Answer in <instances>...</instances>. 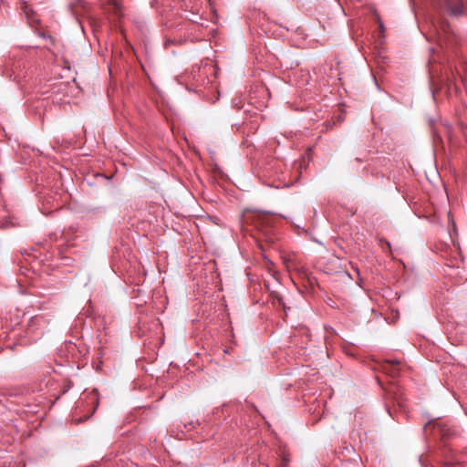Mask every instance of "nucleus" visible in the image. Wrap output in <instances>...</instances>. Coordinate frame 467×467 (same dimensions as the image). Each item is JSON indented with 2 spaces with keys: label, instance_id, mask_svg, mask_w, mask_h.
I'll return each instance as SVG.
<instances>
[{
  "label": "nucleus",
  "instance_id": "1",
  "mask_svg": "<svg viewBox=\"0 0 467 467\" xmlns=\"http://www.w3.org/2000/svg\"><path fill=\"white\" fill-rule=\"evenodd\" d=\"M109 5H110L117 13L121 12L122 5L121 0H105Z\"/></svg>",
  "mask_w": 467,
  "mask_h": 467
},
{
  "label": "nucleus",
  "instance_id": "2",
  "mask_svg": "<svg viewBox=\"0 0 467 467\" xmlns=\"http://www.w3.org/2000/svg\"><path fill=\"white\" fill-rule=\"evenodd\" d=\"M289 462H290L289 456L285 454V453H283L280 456V465H279V467H287Z\"/></svg>",
  "mask_w": 467,
  "mask_h": 467
},
{
  "label": "nucleus",
  "instance_id": "3",
  "mask_svg": "<svg viewBox=\"0 0 467 467\" xmlns=\"http://www.w3.org/2000/svg\"><path fill=\"white\" fill-rule=\"evenodd\" d=\"M175 43H177V39L176 38H172V37L168 36H165L164 45H165L166 47H168L169 46L173 45Z\"/></svg>",
  "mask_w": 467,
  "mask_h": 467
},
{
  "label": "nucleus",
  "instance_id": "4",
  "mask_svg": "<svg viewBox=\"0 0 467 467\" xmlns=\"http://www.w3.org/2000/svg\"><path fill=\"white\" fill-rule=\"evenodd\" d=\"M91 395V393H89V396ZM92 395L94 396V398L96 399V407H98L99 405V395H98V392H97V389H94L92 390Z\"/></svg>",
  "mask_w": 467,
  "mask_h": 467
},
{
  "label": "nucleus",
  "instance_id": "5",
  "mask_svg": "<svg viewBox=\"0 0 467 467\" xmlns=\"http://www.w3.org/2000/svg\"><path fill=\"white\" fill-rule=\"evenodd\" d=\"M379 242H380V243H382V244H385L386 247H387L389 250H390V243H389V241H387V240H385V239L380 238V239H379Z\"/></svg>",
  "mask_w": 467,
  "mask_h": 467
},
{
  "label": "nucleus",
  "instance_id": "6",
  "mask_svg": "<svg viewBox=\"0 0 467 467\" xmlns=\"http://www.w3.org/2000/svg\"><path fill=\"white\" fill-rule=\"evenodd\" d=\"M78 6H77V4H75L74 7H73V13H75L76 15L78 14Z\"/></svg>",
  "mask_w": 467,
  "mask_h": 467
},
{
  "label": "nucleus",
  "instance_id": "7",
  "mask_svg": "<svg viewBox=\"0 0 467 467\" xmlns=\"http://www.w3.org/2000/svg\"><path fill=\"white\" fill-rule=\"evenodd\" d=\"M75 420L76 422H80V421H82V420H83V419H81V418H80V419H78V420Z\"/></svg>",
  "mask_w": 467,
  "mask_h": 467
},
{
  "label": "nucleus",
  "instance_id": "8",
  "mask_svg": "<svg viewBox=\"0 0 467 467\" xmlns=\"http://www.w3.org/2000/svg\"><path fill=\"white\" fill-rule=\"evenodd\" d=\"M36 320H38V318L35 317L34 319L31 320V322H34V321H36Z\"/></svg>",
  "mask_w": 467,
  "mask_h": 467
},
{
  "label": "nucleus",
  "instance_id": "9",
  "mask_svg": "<svg viewBox=\"0 0 467 467\" xmlns=\"http://www.w3.org/2000/svg\"><path fill=\"white\" fill-rule=\"evenodd\" d=\"M101 175L99 173H95V177H100Z\"/></svg>",
  "mask_w": 467,
  "mask_h": 467
}]
</instances>
